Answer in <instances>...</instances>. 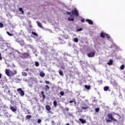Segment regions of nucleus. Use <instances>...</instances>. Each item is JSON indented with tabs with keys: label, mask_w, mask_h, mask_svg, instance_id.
Returning <instances> with one entry per match:
<instances>
[{
	"label": "nucleus",
	"mask_w": 125,
	"mask_h": 125,
	"mask_svg": "<svg viewBox=\"0 0 125 125\" xmlns=\"http://www.w3.org/2000/svg\"><path fill=\"white\" fill-rule=\"evenodd\" d=\"M5 73L8 77H12V76H14V75H16V74H17V71L15 70L11 71L10 69H6Z\"/></svg>",
	"instance_id": "1"
},
{
	"label": "nucleus",
	"mask_w": 125,
	"mask_h": 125,
	"mask_svg": "<svg viewBox=\"0 0 125 125\" xmlns=\"http://www.w3.org/2000/svg\"><path fill=\"white\" fill-rule=\"evenodd\" d=\"M107 116L109 119H107L106 120V123H112V121L116 122H118V121H117L116 119H115V118H114V117H113V114H112V113L108 114Z\"/></svg>",
	"instance_id": "2"
},
{
	"label": "nucleus",
	"mask_w": 125,
	"mask_h": 125,
	"mask_svg": "<svg viewBox=\"0 0 125 125\" xmlns=\"http://www.w3.org/2000/svg\"><path fill=\"white\" fill-rule=\"evenodd\" d=\"M71 13L72 14V15H75L76 16V17H79V11H78V10H77V9H74V10H72L71 11Z\"/></svg>",
	"instance_id": "3"
},
{
	"label": "nucleus",
	"mask_w": 125,
	"mask_h": 125,
	"mask_svg": "<svg viewBox=\"0 0 125 125\" xmlns=\"http://www.w3.org/2000/svg\"><path fill=\"white\" fill-rule=\"evenodd\" d=\"M17 92L20 94L21 96H24V95H25V93L24 92V91L22 90L21 88H18L17 89Z\"/></svg>",
	"instance_id": "4"
},
{
	"label": "nucleus",
	"mask_w": 125,
	"mask_h": 125,
	"mask_svg": "<svg viewBox=\"0 0 125 125\" xmlns=\"http://www.w3.org/2000/svg\"><path fill=\"white\" fill-rule=\"evenodd\" d=\"M87 55L88 57L89 58L94 57V56H95V52H90L89 53H88Z\"/></svg>",
	"instance_id": "5"
},
{
	"label": "nucleus",
	"mask_w": 125,
	"mask_h": 125,
	"mask_svg": "<svg viewBox=\"0 0 125 125\" xmlns=\"http://www.w3.org/2000/svg\"><path fill=\"white\" fill-rule=\"evenodd\" d=\"M30 55L28 53H23L21 55V58L27 59L29 58Z\"/></svg>",
	"instance_id": "6"
},
{
	"label": "nucleus",
	"mask_w": 125,
	"mask_h": 125,
	"mask_svg": "<svg viewBox=\"0 0 125 125\" xmlns=\"http://www.w3.org/2000/svg\"><path fill=\"white\" fill-rule=\"evenodd\" d=\"M16 41H17V42L20 43V44L21 45V46H23V45L24 43V41H23V40H22L21 39H17Z\"/></svg>",
	"instance_id": "7"
},
{
	"label": "nucleus",
	"mask_w": 125,
	"mask_h": 125,
	"mask_svg": "<svg viewBox=\"0 0 125 125\" xmlns=\"http://www.w3.org/2000/svg\"><path fill=\"white\" fill-rule=\"evenodd\" d=\"M86 22H87L89 25H93V21L91 20L90 19H86Z\"/></svg>",
	"instance_id": "8"
},
{
	"label": "nucleus",
	"mask_w": 125,
	"mask_h": 125,
	"mask_svg": "<svg viewBox=\"0 0 125 125\" xmlns=\"http://www.w3.org/2000/svg\"><path fill=\"white\" fill-rule=\"evenodd\" d=\"M45 109L47 111H50V110H51V108L50 107V106H49V105L48 104L46 105Z\"/></svg>",
	"instance_id": "9"
},
{
	"label": "nucleus",
	"mask_w": 125,
	"mask_h": 125,
	"mask_svg": "<svg viewBox=\"0 0 125 125\" xmlns=\"http://www.w3.org/2000/svg\"><path fill=\"white\" fill-rule=\"evenodd\" d=\"M10 108L12 112H16V111H17V109L14 106H11L10 107Z\"/></svg>",
	"instance_id": "10"
},
{
	"label": "nucleus",
	"mask_w": 125,
	"mask_h": 125,
	"mask_svg": "<svg viewBox=\"0 0 125 125\" xmlns=\"http://www.w3.org/2000/svg\"><path fill=\"white\" fill-rule=\"evenodd\" d=\"M79 121L82 123V124H85L86 121L83 119L80 118Z\"/></svg>",
	"instance_id": "11"
},
{
	"label": "nucleus",
	"mask_w": 125,
	"mask_h": 125,
	"mask_svg": "<svg viewBox=\"0 0 125 125\" xmlns=\"http://www.w3.org/2000/svg\"><path fill=\"white\" fill-rule=\"evenodd\" d=\"M44 89H45V91H47V90H49V86L48 85H45Z\"/></svg>",
	"instance_id": "12"
},
{
	"label": "nucleus",
	"mask_w": 125,
	"mask_h": 125,
	"mask_svg": "<svg viewBox=\"0 0 125 125\" xmlns=\"http://www.w3.org/2000/svg\"><path fill=\"white\" fill-rule=\"evenodd\" d=\"M104 91H108L109 90V86H105L104 87Z\"/></svg>",
	"instance_id": "13"
},
{
	"label": "nucleus",
	"mask_w": 125,
	"mask_h": 125,
	"mask_svg": "<svg viewBox=\"0 0 125 125\" xmlns=\"http://www.w3.org/2000/svg\"><path fill=\"white\" fill-rule=\"evenodd\" d=\"M37 25L39 27H40V28H42V23L39 21H37Z\"/></svg>",
	"instance_id": "14"
},
{
	"label": "nucleus",
	"mask_w": 125,
	"mask_h": 125,
	"mask_svg": "<svg viewBox=\"0 0 125 125\" xmlns=\"http://www.w3.org/2000/svg\"><path fill=\"white\" fill-rule=\"evenodd\" d=\"M100 37L101 38H103V39H104L105 38V34L103 32H101L100 33Z\"/></svg>",
	"instance_id": "15"
},
{
	"label": "nucleus",
	"mask_w": 125,
	"mask_h": 125,
	"mask_svg": "<svg viewBox=\"0 0 125 125\" xmlns=\"http://www.w3.org/2000/svg\"><path fill=\"white\" fill-rule=\"evenodd\" d=\"M74 103V104H77V102H76V99H72V101H69V103Z\"/></svg>",
	"instance_id": "16"
},
{
	"label": "nucleus",
	"mask_w": 125,
	"mask_h": 125,
	"mask_svg": "<svg viewBox=\"0 0 125 125\" xmlns=\"http://www.w3.org/2000/svg\"><path fill=\"white\" fill-rule=\"evenodd\" d=\"M41 94H42V97L43 99H45V95H44V92L43 91H41Z\"/></svg>",
	"instance_id": "17"
},
{
	"label": "nucleus",
	"mask_w": 125,
	"mask_h": 125,
	"mask_svg": "<svg viewBox=\"0 0 125 125\" xmlns=\"http://www.w3.org/2000/svg\"><path fill=\"white\" fill-rule=\"evenodd\" d=\"M107 65H113V60H109V62H107Z\"/></svg>",
	"instance_id": "18"
},
{
	"label": "nucleus",
	"mask_w": 125,
	"mask_h": 125,
	"mask_svg": "<svg viewBox=\"0 0 125 125\" xmlns=\"http://www.w3.org/2000/svg\"><path fill=\"white\" fill-rule=\"evenodd\" d=\"M32 118V115H26L25 117L26 120H30Z\"/></svg>",
	"instance_id": "19"
},
{
	"label": "nucleus",
	"mask_w": 125,
	"mask_h": 125,
	"mask_svg": "<svg viewBox=\"0 0 125 125\" xmlns=\"http://www.w3.org/2000/svg\"><path fill=\"white\" fill-rule=\"evenodd\" d=\"M59 73L60 76H64V74H63V71H62L61 69H60V70L59 71Z\"/></svg>",
	"instance_id": "20"
},
{
	"label": "nucleus",
	"mask_w": 125,
	"mask_h": 125,
	"mask_svg": "<svg viewBox=\"0 0 125 125\" xmlns=\"http://www.w3.org/2000/svg\"><path fill=\"white\" fill-rule=\"evenodd\" d=\"M40 77H42V78H43V77H44V76H45V74H44V73H43V72H40Z\"/></svg>",
	"instance_id": "21"
},
{
	"label": "nucleus",
	"mask_w": 125,
	"mask_h": 125,
	"mask_svg": "<svg viewBox=\"0 0 125 125\" xmlns=\"http://www.w3.org/2000/svg\"><path fill=\"white\" fill-rule=\"evenodd\" d=\"M88 108H89V107L88 106H82L81 108L82 109V110H86L87 109H88Z\"/></svg>",
	"instance_id": "22"
},
{
	"label": "nucleus",
	"mask_w": 125,
	"mask_h": 125,
	"mask_svg": "<svg viewBox=\"0 0 125 125\" xmlns=\"http://www.w3.org/2000/svg\"><path fill=\"white\" fill-rule=\"evenodd\" d=\"M31 34H32V35H33L35 37H38V34H37V33H36L34 31L32 32Z\"/></svg>",
	"instance_id": "23"
},
{
	"label": "nucleus",
	"mask_w": 125,
	"mask_h": 125,
	"mask_svg": "<svg viewBox=\"0 0 125 125\" xmlns=\"http://www.w3.org/2000/svg\"><path fill=\"white\" fill-rule=\"evenodd\" d=\"M53 105H54V107L57 106V102H56V101H54Z\"/></svg>",
	"instance_id": "24"
},
{
	"label": "nucleus",
	"mask_w": 125,
	"mask_h": 125,
	"mask_svg": "<svg viewBox=\"0 0 125 125\" xmlns=\"http://www.w3.org/2000/svg\"><path fill=\"white\" fill-rule=\"evenodd\" d=\"M19 11H21V12L22 14H24V11H23V9H22V8H20L19 9Z\"/></svg>",
	"instance_id": "25"
},
{
	"label": "nucleus",
	"mask_w": 125,
	"mask_h": 125,
	"mask_svg": "<svg viewBox=\"0 0 125 125\" xmlns=\"http://www.w3.org/2000/svg\"><path fill=\"white\" fill-rule=\"evenodd\" d=\"M6 34H7L8 35H9L10 37H12L13 36V34L9 33V32H8V31L6 32Z\"/></svg>",
	"instance_id": "26"
},
{
	"label": "nucleus",
	"mask_w": 125,
	"mask_h": 125,
	"mask_svg": "<svg viewBox=\"0 0 125 125\" xmlns=\"http://www.w3.org/2000/svg\"><path fill=\"white\" fill-rule=\"evenodd\" d=\"M85 88H86V89H90V86L89 85H85Z\"/></svg>",
	"instance_id": "27"
},
{
	"label": "nucleus",
	"mask_w": 125,
	"mask_h": 125,
	"mask_svg": "<svg viewBox=\"0 0 125 125\" xmlns=\"http://www.w3.org/2000/svg\"><path fill=\"white\" fill-rule=\"evenodd\" d=\"M35 66L36 67H39L40 66V63H39V62H35Z\"/></svg>",
	"instance_id": "28"
},
{
	"label": "nucleus",
	"mask_w": 125,
	"mask_h": 125,
	"mask_svg": "<svg viewBox=\"0 0 125 125\" xmlns=\"http://www.w3.org/2000/svg\"><path fill=\"white\" fill-rule=\"evenodd\" d=\"M68 21H74V20H75V19L68 18Z\"/></svg>",
	"instance_id": "29"
},
{
	"label": "nucleus",
	"mask_w": 125,
	"mask_h": 125,
	"mask_svg": "<svg viewBox=\"0 0 125 125\" xmlns=\"http://www.w3.org/2000/svg\"><path fill=\"white\" fill-rule=\"evenodd\" d=\"M120 69H121V70H124V69H125V65L122 64V65L120 66Z\"/></svg>",
	"instance_id": "30"
},
{
	"label": "nucleus",
	"mask_w": 125,
	"mask_h": 125,
	"mask_svg": "<svg viewBox=\"0 0 125 125\" xmlns=\"http://www.w3.org/2000/svg\"><path fill=\"white\" fill-rule=\"evenodd\" d=\"M74 42H79V39L75 38L74 40Z\"/></svg>",
	"instance_id": "31"
},
{
	"label": "nucleus",
	"mask_w": 125,
	"mask_h": 125,
	"mask_svg": "<svg viewBox=\"0 0 125 125\" xmlns=\"http://www.w3.org/2000/svg\"><path fill=\"white\" fill-rule=\"evenodd\" d=\"M60 94H61L62 96H64V92L63 91H61Z\"/></svg>",
	"instance_id": "32"
},
{
	"label": "nucleus",
	"mask_w": 125,
	"mask_h": 125,
	"mask_svg": "<svg viewBox=\"0 0 125 125\" xmlns=\"http://www.w3.org/2000/svg\"><path fill=\"white\" fill-rule=\"evenodd\" d=\"M76 31H77V32H81V31H83V28H80L79 29H77L76 30Z\"/></svg>",
	"instance_id": "33"
},
{
	"label": "nucleus",
	"mask_w": 125,
	"mask_h": 125,
	"mask_svg": "<svg viewBox=\"0 0 125 125\" xmlns=\"http://www.w3.org/2000/svg\"><path fill=\"white\" fill-rule=\"evenodd\" d=\"M22 75L24 77H27V73L26 72H22Z\"/></svg>",
	"instance_id": "34"
},
{
	"label": "nucleus",
	"mask_w": 125,
	"mask_h": 125,
	"mask_svg": "<svg viewBox=\"0 0 125 125\" xmlns=\"http://www.w3.org/2000/svg\"><path fill=\"white\" fill-rule=\"evenodd\" d=\"M100 110V109L99 108H96L95 109V112H96L97 113H98V112H99V110Z\"/></svg>",
	"instance_id": "35"
},
{
	"label": "nucleus",
	"mask_w": 125,
	"mask_h": 125,
	"mask_svg": "<svg viewBox=\"0 0 125 125\" xmlns=\"http://www.w3.org/2000/svg\"><path fill=\"white\" fill-rule=\"evenodd\" d=\"M105 37H106L107 39H110V36L109 35V34H105Z\"/></svg>",
	"instance_id": "36"
},
{
	"label": "nucleus",
	"mask_w": 125,
	"mask_h": 125,
	"mask_svg": "<svg viewBox=\"0 0 125 125\" xmlns=\"http://www.w3.org/2000/svg\"><path fill=\"white\" fill-rule=\"evenodd\" d=\"M3 27V24L1 22H0V28H2Z\"/></svg>",
	"instance_id": "37"
},
{
	"label": "nucleus",
	"mask_w": 125,
	"mask_h": 125,
	"mask_svg": "<svg viewBox=\"0 0 125 125\" xmlns=\"http://www.w3.org/2000/svg\"><path fill=\"white\" fill-rule=\"evenodd\" d=\"M45 83L46 84H49L50 83V82L49 81H45Z\"/></svg>",
	"instance_id": "38"
},
{
	"label": "nucleus",
	"mask_w": 125,
	"mask_h": 125,
	"mask_svg": "<svg viewBox=\"0 0 125 125\" xmlns=\"http://www.w3.org/2000/svg\"><path fill=\"white\" fill-rule=\"evenodd\" d=\"M37 123L38 124H41V123H42V120L41 119H38V121H37Z\"/></svg>",
	"instance_id": "39"
},
{
	"label": "nucleus",
	"mask_w": 125,
	"mask_h": 125,
	"mask_svg": "<svg viewBox=\"0 0 125 125\" xmlns=\"http://www.w3.org/2000/svg\"><path fill=\"white\" fill-rule=\"evenodd\" d=\"M66 14L67 15H71V12H69L68 11H66Z\"/></svg>",
	"instance_id": "40"
},
{
	"label": "nucleus",
	"mask_w": 125,
	"mask_h": 125,
	"mask_svg": "<svg viewBox=\"0 0 125 125\" xmlns=\"http://www.w3.org/2000/svg\"><path fill=\"white\" fill-rule=\"evenodd\" d=\"M81 22H82L83 23L84 22V19L83 18L81 19Z\"/></svg>",
	"instance_id": "41"
},
{
	"label": "nucleus",
	"mask_w": 125,
	"mask_h": 125,
	"mask_svg": "<svg viewBox=\"0 0 125 125\" xmlns=\"http://www.w3.org/2000/svg\"><path fill=\"white\" fill-rule=\"evenodd\" d=\"M0 60H2V57H1V54L0 53Z\"/></svg>",
	"instance_id": "42"
},
{
	"label": "nucleus",
	"mask_w": 125,
	"mask_h": 125,
	"mask_svg": "<svg viewBox=\"0 0 125 125\" xmlns=\"http://www.w3.org/2000/svg\"><path fill=\"white\" fill-rule=\"evenodd\" d=\"M25 72H28L29 71V68H26L24 70Z\"/></svg>",
	"instance_id": "43"
},
{
	"label": "nucleus",
	"mask_w": 125,
	"mask_h": 125,
	"mask_svg": "<svg viewBox=\"0 0 125 125\" xmlns=\"http://www.w3.org/2000/svg\"><path fill=\"white\" fill-rule=\"evenodd\" d=\"M66 111H69V108L67 107L65 109Z\"/></svg>",
	"instance_id": "44"
},
{
	"label": "nucleus",
	"mask_w": 125,
	"mask_h": 125,
	"mask_svg": "<svg viewBox=\"0 0 125 125\" xmlns=\"http://www.w3.org/2000/svg\"><path fill=\"white\" fill-rule=\"evenodd\" d=\"M0 79H1V74L0 73Z\"/></svg>",
	"instance_id": "45"
},
{
	"label": "nucleus",
	"mask_w": 125,
	"mask_h": 125,
	"mask_svg": "<svg viewBox=\"0 0 125 125\" xmlns=\"http://www.w3.org/2000/svg\"><path fill=\"white\" fill-rule=\"evenodd\" d=\"M93 102H96V100H94L93 101Z\"/></svg>",
	"instance_id": "46"
},
{
	"label": "nucleus",
	"mask_w": 125,
	"mask_h": 125,
	"mask_svg": "<svg viewBox=\"0 0 125 125\" xmlns=\"http://www.w3.org/2000/svg\"><path fill=\"white\" fill-rule=\"evenodd\" d=\"M66 125H70L69 124V123H67L66 124Z\"/></svg>",
	"instance_id": "47"
}]
</instances>
